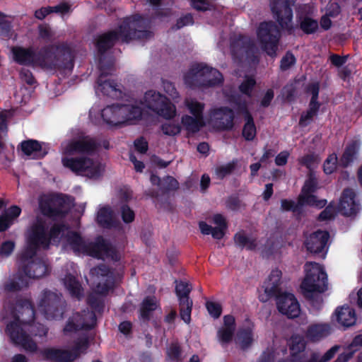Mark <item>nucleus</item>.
I'll return each mask as SVG.
<instances>
[{
    "label": "nucleus",
    "instance_id": "a19ab883",
    "mask_svg": "<svg viewBox=\"0 0 362 362\" xmlns=\"http://www.w3.org/2000/svg\"><path fill=\"white\" fill-rule=\"evenodd\" d=\"M163 133L168 136H175L180 133L181 126L178 123L165 122L161 126Z\"/></svg>",
    "mask_w": 362,
    "mask_h": 362
},
{
    "label": "nucleus",
    "instance_id": "e433bc0d",
    "mask_svg": "<svg viewBox=\"0 0 362 362\" xmlns=\"http://www.w3.org/2000/svg\"><path fill=\"white\" fill-rule=\"evenodd\" d=\"M182 300L183 301L180 303V316L185 322L189 323L190 321L192 301L190 299H187L186 298Z\"/></svg>",
    "mask_w": 362,
    "mask_h": 362
},
{
    "label": "nucleus",
    "instance_id": "412c9836",
    "mask_svg": "<svg viewBox=\"0 0 362 362\" xmlns=\"http://www.w3.org/2000/svg\"><path fill=\"white\" fill-rule=\"evenodd\" d=\"M108 269L105 266L93 268L90 270L91 281L97 284L96 291L100 293H104L110 288L109 284L111 279L107 274Z\"/></svg>",
    "mask_w": 362,
    "mask_h": 362
},
{
    "label": "nucleus",
    "instance_id": "79ce46f5",
    "mask_svg": "<svg viewBox=\"0 0 362 362\" xmlns=\"http://www.w3.org/2000/svg\"><path fill=\"white\" fill-rule=\"evenodd\" d=\"M320 161V158L315 154H308L299 160L300 164L306 166L310 170L315 168Z\"/></svg>",
    "mask_w": 362,
    "mask_h": 362
},
{
    "label": "nucleus",
    "instance_id": "c9c22d12",
    "mask_svg": "<svg viewBox=\"0 0 362 362\" xmlns=\"http://www.w3.org/2000/svg\"><path fill=\"white\" fill-rule=\"evenodd\" d=\"M158 308V300L155 297L146 298L141 307V315L143 317H146L148 313L155 310Z\"/></svg>",
    "mask_w": 362,
    "mask_h": 362
},
{
    "label": "nucleus",
    "instance_id": "58836bf2",
    "mask_svg": "<svg viewBox=\"0 0 362 362\" xmlns=\"http://www.w3.org/2000/svg\"><path fill=\"white\" fill-rule=\"evenodd\" d=\"M305 341L300 336H293L291 339V351L293 356L301 353L305 349Z\"/></svg>",
    "mask_w": 362,
    "mask_h": 362
},
{
    "label": "nucleus",
    "instance_id": "4be33fe9",
    "mask_svg": "<svg viewBox=\"0 0 362 362\" xmlns=\"http://www.w3.org/2000/svg\"><path fill=\"white\" fill-rule=\"evenodd\" d=\"M359 209L355 200L354 192L349 189H345L341 197L339 204V211L345 216H352Z\"/></svg>",
    "mask_w": 362,
    "mask_h": 362
},
{
    "label": "nucleus",
    "instance_id": "f3484780",
    "mask_svg": "<svg viewBox=\"0 0 362 362\" xmlns=\"http://www.w3.org/2000/svg\"><path fill=\"white\" fill-rule=\"evenodd\" d=\"M276 304L279 311L288 317L294 318L300 314L299 303L292 293H285L279 295Z\"/></svg>",
    "mask_w": 362,
    "mask_h": 362
},
{
    "label": "nucleus",
    "instance_id": "c756f323",
    "mask_svg": "<svg viewBox=\"0 0 362 362\" xmlns=\"http://www.w3.org/2000/svg\"><path fill=\"white\" fill-rule=\"evenodd\" d=\"M340 12L339 6L338 4L333 3L329 5L327 9L326 13L322 17L320 25L321 28L324 30H328L332 25L330 17L337 16Z\"/></svg>",
    "mask_w": 362,
    "mask_h": 362
},
{
    "label": "nucleus",
    "instance_id": "4d7b16f0",
    "mask_svg": "<svg viewBox=\"0 0 362 362\" xmlns=\"http://www.w3.org/2000/svg\"><path fill=\"white\" fill-rule=\"evenodd\" d=\"M40 209L42 213L46 216H52V211L50 206V203L48 200L44 198H41L40 200Z\"/></svg>",
    "mask_w": 362,
    "mask_h": 362
},
{
    "label": "nucleus",
    "instance_id": "bb28decb",
    "mask_svg": "<svg viewBox=\"0 0 362 362\" xmlns=\"http://www.w3.org/2000/svg\"><path fill=\"white\" fill-rule=\"evenodd\" d=\"M21 209L17 206L9 208L0 216V231L6 230L20 215Z\"/></svg>",
    "mask_w": 362,
    "mask_h": 362
},
{
    "label": "nucleus",
    "instance_id": "774afa93",
    "mask_svg": "<svg viewBox=\"0 0 362 362\" xmlns=\"http://www.w3.org/2000/svg\"><path fill=\"white\" fill-rule=\"evenodd\" d=\"M243 44L242 40H239L237 42H234L231 45V52L233 56L235 57L237 52V51L240 52L241 54H243L245 52V49L241 47V45Z\"/></svg>",
    "mask_w": 362,
    "mask_h": 362
},
{
    "label": "nucleus",
    "instance_id": "864d4df0",
    "mask_svg": "<svg viewBox=\"0 0 362 362\" xmlns=\"http://www.w3.org/2000/svg\"><path fill=\"white\" fill-rule=\"evenodd\" d=\"M295 62V57L291 53H287L281 59V68L282 69H287L293 65Z\"/></svg>",
    "mask_w": 362,
    "mask_h": 362
},
{
    "label": "nucleus",
    "instance_id": "39448f33",
    "mask_svg": "<svg viewBox=\"0 0 362 362\" xmlns=\"http://www.w3.org/2000/svg\"><path fill=\"white\" fill-rule=\"evenodd\" d=\"M144 24L140 16H133L125 19L119 28L118 33H109L100 36L97 40V47L100 52H103L112 47L116 40L129 42L133 39L148 38L151 34L146 30H142Z\"/></svg>",
    "mask_w": 362,
    "mask_h": 362
},
{
    "label": "nucleus",
    "instance_id": "f8f14e48",
    "mask_svg": "<svg viewBox=\"0 0 362 362\" xmlns=\"http://www.w3.org/2000/svg\"><path fill=\"white\" fill-rule=\"evenodd\" d=\"M233 118V112L227 107H214L209 112V124L218 130L231 129Z\"/></svg>",
    "mask_w": 362,
    "mask_h": 362
},
{
    "label": "nucleus",
    "instance_id": "b1692460",
    "mask_svg": "<svg viewBox=\"0 0 362 362\" xmlns=\"http://www.w3.org/2000/svg\"><path fill=\"white\" fill-rule=\"evenodd\" d=\"M234 330V317L230 315L225 316L223 326L218 332V341L222 344H226L230 342L232 339Z\"/></svg>",
    "mask_w": 362,
    "mask_h": 362
},
{
    "label": "nucleus",
    "instance_id": "72a5a7b5",
    "mask_svg": "<svg viewBox=\"0 0 362 362\" xmlns=\"http://www.w3.org/2000/svg\"><path fill=\"white\" fill-rule=\"evenodd\" d=\"M359 143L358 141L351 142L345 149V151L341 158L342 165H348L354 158L359 148Z\"/></svg>",
    "mask_w": 362,
    "mask_h": 362
},
{
    "label": "nucleus",
    "instance_id": "49530a36",
    "mask_svg": "<svg viewBox=\"0 0 362 362\" xmlns=\"http://www.w3.org/2000/svg\"><path fill=\"white\" fill-rule=\"evenodd\" d=\"M276 292V291L272 288V286L264 284L262 288L259 291V299L262 302H267L275 294Z\"/></svg>",
    "mask_w": 362,
    "mask_h": 362
},
{
    "label": "nucleus",
    "instance_id": "13d9d810",
    "mask_svg": "<svg viewBox=\"0 0 362 362\" xmlns=\"http://www.w3.org/2000/svg\"><path fill=\"white\" fill-rule=\"evenodd\" d=\"M335 214V209L332 206L329 205L324 211L321 212L319 218L322 221L329 220L334 217Z\"/></svg>",
    "mask_w": 362,
    "mask_h": 362
},
{
    "label": "nucleus",
    "instance_id": "69168bd1",
    "mask_svg": "<svg viewBox=\"0 0 362 362\" xmlns=\"http://www.w3.org/2000/svg\"><path fill=\"white\" fill-rule=\"evenodd\" d=\"M298 204L296 205L292 201L284 199L281 201V209L285 211L293 210L296 211L299 208Z\"/></svg>",
    "mask_w": 362,
    "mask_h": 362
},
{
    "label": "nucleus",
    "instance_id": "680f3d73",
    "mask_svg": "<svg viewBox=\"0 0 362 362\" xmlns=\"http://www.w3.org/2000/svg\"><path fill=\"white\" fill-rule=\"evenodd\" d=\"M289 156V153L288 151H282L279 153L276 158L275 163L277 165H284L287 163L288 158Z\"/></svg>",
    "mask_w": 362,
    "mask_h": 362
},
{
    "label": "nucleus",
    "instance_id": "2eb2a0df",
    "mask_svg": "<svg viewBox=\"0 0 362 362\" xmlns=\"http://www.w3.org/2000/svg\"><path fill=\"white\" fill-rule=\"evenodd\" d=\"M212 223L214 227L204 221L199 223V229L204 235H211L215 238L220 240L223 238L228 228L226 218L221 214H215L212 217Z\"/></svg>",
    "mask_w": 362,
    "mask_h": 362
},
{
    "label": "nucleus",
    "instance_id": "09e8293b",
    "mask_svg": "<svg viewBox=\"0 0 362 362\" xmlns=\"http://www.w3.org/2000/svg\"><path fill=\"white\" fill-rule=\"evenodd\" d=\"M252 341V332L250 330L241 332L238 337V343L242 349L249 346Z\"/></svg>",
    "mask_w": 362,
    "mask_h": 362
},
{
    "label": "nucleus",
    "instance_id": "6ab92c4d",
    "mask_svg": "<svg viewBox=\"0 0 362 362\" xmlns=\"http://www.w3.org/2000/svg\"><path fill=\"white\" fill-rule=\"evenodd\" d=\"M57 296L52 292H46L39 305V311L48 320L61 317L62 313L57 309Z\"/></svg>",
    "mask_w": 362,
    "mask_h": 362
},
{
    "label": "nucleus",
    "instance_id": "0eeeda50",
    "mask_svg": "<svg viewBox=\"0 0 362 362\" xmlns=\"http://www.w3.org/2000/svg\"><path fill=\"white\" fill-rule=\"evenodd\" d=\"M185 84L192 88H206L221 84V74L204 64H194L184 75Z\"/></svg>",
    "mask_w": 362,
    "mask_h": 362
},
{
    "label": "nucleus",
    "instance_id": "5701e85b",
    "mask_svg": "<svg viewBox=\"0 0 362 362\" xmlns=\"http://www.w3.org/2000/svg\"><path fill=\"white\" fill-rule=\"evenodd\" d=\"M334 317L341 326L344 327L354 325L356 321L355 310L348 305L337 308L334 311Z\"/></svg>",
    "mask_w": 362,
    "mask_h": 362
},
{
    "label": "nucleus",
    "instance_id": "a878e982",
    "mask_svg": "<svg viewBox=\"0 0 362 362\" xmlns=\"http://www.w3.org/2000/svg\"><path fill=\"white\" fill-rule=\"evenodd\" d=\"M22 151L28 156L33 158L42 157L46 154V152L42 151L40 144L35 140H28L21 144Z\"/></svg>",
    "mask_w": 362,
    "mask_h": 362
},
{
    "label": "nucleus",
    "instance_id": "4c0bfd02",
    "mask_svg": "<svg viewBox=\"0 0 362 362\" xmlns=\"http://www.w3.org/2000/svg\"><path fill=\"white\" fill-rule=\"evenodd\" d=\"M176 293L179 298L180 303L186 298L189 299V294L192 290V286L186 281H180L176 284Z\"/></svg>",
    "mask_w": 362,
    "mask_h": 362
},
{
    "label": "nucleus",
    "instance_id": "473e14b6",
    "mask_svg": "<svg viewBox=\"0 0 362 362\" xmlns=\"http://www.w3.org/2000/svg\"><path fill=\"white\" fill-rule=\"evenodd\" d=\"M245 120L243 135L246 140L250 141L256 136V127L252 117L247 112L245 113Z\"/></svg>",
    "mask_w": 362,
    "mask_h": 362
},
{
    "label": "nucleus",
    "instance_id": "8fccbe9b",
    "mask_svg": "<svg viewBox=\"0 0 362 362\" xmlns=\"http://www.w3.org/2000/svg\"><path fill=\"white\" fill-rule=\"evenodd\" d=\"M121 216L124 223H129L134 220V212L127 206L122 205L120 208Z\"/></svg>",
    "mask_w": 362,
    "mask_h": 362
},
{
    "label": "nucleus",
    "instance_id": "3c124183",
    "mask_svg": "<svg viewBox=\"0 0 362 362\" xmlns=\"http://www.w3.org/2000/svg\"><path fill=\"white\" fill-rule=\"evenodd\" d=\"M209 313L214 318H217L221 313V308L218 303L207 302L206 304Z\"/></svg>",
    "mask_w": 362,
    "mask_h": 362
},
{
    "label": "nucleus",
    "instance_id": "f03ea898",
    "mask_svg": "<svg viewBox=\"0 0 362 362\" xmlns=\"http://www.w3.org/2000/svg\"><path fill=\"white\" fill-rule=\"evenodd\" d=\"M124 100L125 103L107 105L102 110L101 117L105 124L111 127L134 124L142 118L145 109L166 119H170L177 115L175 105L155 90L146 92L139 103L133 98Z\"/></svg>",
    "mask_w": 362,
    "mask_h": 362
},
{
    "label": "nucleus",
    "instance_id": "7c9ffc66",
    "mask_svg": "<svg viewBox=\"0 0 362 362\" xmlns=\"http://www.w3.org/2000/svg\"><path fill=\"white\" fill-rule=\"evenodd\" d=\"M234 240L237 245L247 250H254L257 246L256 240L253 238L247 237L243 232L236 233Z\"/></svg>",
    "mask_w": 362,
    "mask_h": 362
},
{
    "label": "nucleus",
    "instance_id": "2f4dec72",
    "mask_svg": "<svg viewBox=\"0 0 362 362\" xmlns=\"http://www.w3.org/2000/svg\"><path fill=\"white\" fill-rule=\"evenodd\" d=\"M64 284L71 296L78 298L82 294L81 286L73 275L66 276Z\"/></svg>",
    "mask_w": 362,
    "mask_h": 362
},
{
    "label": "nucleus",
    "instance_id": "1a4fd4ad",
    "mask_svg": "<svg viewBox=\"0 0 362 362\" xmlns=\"http://www.w3.org/2000/svg\"><path fill=\"white\" fill-rule=\"evenodd\" d=\"M280 31L273 23H260L257 30V40L262 48L270 56H274L280 38Z\"/></svg>",
    "mask_w": 362,
    "mask_h": 362
},
{
    "label": "nucleus",
    "instance_id": "20e7f679",
    "mask_svg": "<svg viewBox=\"0 0 362 362\" xmlns=\"http://www.w3.org/2000/svg\"><path fill=\"white\" fill-rule=\"evenodd\" d=\"M18 312L21 316L7 325L6 332L13 343L21 346L26 351H35L37 349L35 343L25 333L28 331L33 335L42 337L46 335L47 329L40 324H30L34 311L29 303L22 305Z\"/></svg>",
    "mask_w": 362,
    "mask_h": 362
},
{
    "label": "nucleus",
    "instance_id": "37998d69",
    "mask_svg": "<svg viewBox=\"0 0 362 362\" xmlns=\"http://www.w3.org/2000/svg\"><path fill=\"white\" fill-rule=\"evenodd\" d=\"M281 276V272L279 269H274L271 272L267 280L264 284L267 286H270L274 290L277 291L278 286L280 284Z\"/></svg>",
    "mask_w": 362,
    "mask_h": 362
},
{
    "label": "nucleus",
    "instance_id": "a18cd8bd",
    "mask_svg": "<svg viewBox=\"0 0 362 362\" xmlns=\"http://www.w3.org/2000/svg\"><path fill=\"white\" fill-rule=\"evenodd\" d=\"M337 156L336 154L332 153L329 155L325 160L323 169L326 174L332 173L337 168Z\"/></svg>",
    "mask_w": 362,
    "mask_h": 362
},
{
    "label": "nucleus",
    "instance_id": "338daca9",
    "mask_svg": "<svg viewBox=\"0 0 362 362\" xmlns=\"http://www.w3.org/2000/svg\"><path fill=\"white\" fill-rule=\"evenodd\" d=\"M53 7L52 8H42L35 11V17L38 19H43L50 12H53Z\"/></svg>",
    "mask_w": 362,
    "mask_h": 362
},
{
    "label": "nucleus",
    "instance_id": "7ed1b4c3",
    "mask_svg": "<svg viewBox=\"0 0 362 362\" xmlns=\"http://www.w3.org/2000/svg\"><path fill=\"white\" fill-rule=\"evenodd\" d=\"M97 144L89 136H79L62 144V163L73 173L97 179L104 172V165L92 157Z\"/></svg>",
    "mask_w": 362,
    "mask_h": 362
},
{
    "label": "nucleus",
    "instance_id": "f704fd0d",
    "mask_svg": "<svg viewBox=\"0 0 362 362\" xmlns=\"http://www.w3.org/2000/svg\"><path fill=\"white\" fill-rule=\"evenodd\" d=\"M339 350V346H334L329 349L322 356L317 354H313L309 360L305 361L303 357V362H327L334 357L336 353Z\"/></svg>",
    "mask_w": 362,
    "mask_h": 362
},
{
    "label": "nucleus",
    "instance_id": "5fc2aeb1",
    "mask_svg": "<svg viewBox=\"0 0 362 362\" xmlns=\"http://www.w3.org/2000/svg\"><path fill=\"white\" fill-rule=\"evenodd\" d=\"M180 354V347L175 344H171L168 349V356L172 361H177Z\"/></svg>",
    "mask_w": 362,
    "mask_h": 362
},
{
    "label": "nucleus",
    "instance_id": "dca6fc26",
    "mask_svg": "<svg viewBox=\"0 0 362 362\" xmlns=\"http://www.w3.org/2000/svg\"><path fill=\"white\" fill-rule=\"evenodd\" d=\"M13 59L14 61L24 65H40L46 66L44 60L41 59L39 54L35 52L32 49H27L21 47H15L11 49Z\"/></svg>",
    "mask_w": 362,
    "mask_h": 362
},
{
    "label": "nucleus",
    "instance_id": "052dcab7",
    "mask_svg": "<svg viewBox=\"0 0 362 362\" xmlns=\"http://www.w3.org/2000/svg\"><path fill=\"white\" fill-rule=\"evenodd\" d=\"M315 114L316 113L311 112L309 110L306 112L303 113L299 121V124L301 126H306Z\"/></svg>",
    "mask_w": 362,
    "mask_h": 362
},
{
    "label": "nucleus",
    "instance_id": "f257e3e1",
    "mask_svg": "<svg viewBox=\"0 0 362 362\" xmlns=\"http://www.w3.org/2000/svg\"><path fill=\"white\" fill-rule=\"evenodd\" d=\"M48 218L37 217L27 233V247L23 258L31 257L39 247L47 248L50 243L61 244L64 249L76 253H85L93 257L104 259L113 252L112 247L103 238L87 245L78 234L71 232L64 226L56 225L49 234L46 233Z\"/></svg>",
    "mask_w": 362,
    "mask_h": 362
},
{
    "label": "nucleus",
    "instance_id": "c85d7f7f",
    "mask_svg": "<svg viewBox=\"0 0 362 362\" xmlns=\"http://www.w3.org/2000/svg\"><path fill=\"white\" fill-rule=\"evenodd\" d=\"M27 275L30 278H40L47 272L46 264L41 260L33 261L27 267Z\"/></svg>",
    "mask_w": 362,
    "mask_h": 362
},
{
    "label": "nucleus",
    "instance_id": "c03bdc74",
    "mask_svg": "<svg viewBox=\"0 0 362 362\" xmlns=\"http://www.w3.org/2000/svg\"><path fill=\"white\" fill-rule=\"evenodd\" d=\"M237 160H233L225 165H220L216 169V175L219 178H223L227 175L230 174L235 168Z\"/></svg>",
    "mask_w": 362,
    "mask_h": 362
},
{
    "label": "nucleus",
    "instance_id": "de8ad7c7",
    "mask_svg": "<svg viewBox=\"0 0 362 362\" xmlns=\"http://www.w3.org/2000/svg\"><path fill=\"white\" fill-rule=\"evenodd\" d=\"M255 85V80L251 76H247L239 86L242 93L250 95L252 90Z\"/></svg>",
    "mask_w": 362,
    "mask_h": 362
},
{
    "label": "nucleus",
    "instance_id": "e2e57ef3",
    "mask_svg": "<svg viewBox=\"0 0 362 362\" xmlns=\"http://www.w3.org/2000/svg\"><path fill=\"white\" fill-rule=\"evenodd\" d=\"M21 78L26 82L28 84H33L35 82V79L31 74V72L29 70L27 69H23L21 71Z\"/></svg>",
    "mask_w": 362,
    "mask_h": 362
},
{
    "label": "nucleus",
    "instance_id": "9b49d317",
    "mask_svg": "<svg viewBox=\"0 0 362 362\" xmlns=\"http://www.w3.org/2000/svg\"><path fill=\"white\" fill-rule=\"evenodd\" d=\"M317 179L313 175L310 174L308 179L305 181L300 194L299 195L298 200V205L300 207L303 206H311L318 209H321L326 205L325 199H317V198L313 194L317 189Z\"/></svg>",
    "mask_w": 362,
    "mask_h": 362
},
{
    "label": "nucleus",
    "instance_id": "423d86ee",
    "mask_svg": "<svg viewBox=\"0 0 362 362\" xmlns=\"http://www.w3.org/2000/svg\"><path fill=\"white\" fill-rule=\"evenodd\" d=\"M304 268L305 276L300 286L302 292L313 306L320 305L323 301L321 293L328 287L327 273L316 262H307Z\"/></svg>",
    "mask_w": 362,
    "mask_h": 362
},
{
    "label": "nucleus",
    "instance_id": "aec40b11",
    "mask_svg": "<svg viewBox=\"0 0 362 362\" xmlns=\"http://www.w3.org/2000/svg\"><path fill=\"white\" fill-rule=\"evenodd\" d=\"M96 93H101L113 99H124V94L118 86L110 78H105V74L103 72L98 81Z\"/></svg>",
    "mask_w": 362,
    "mask_h": 362
},
{
    "label": "nucleus",
    "instance_id": "4468645a",
    "mask_svg": "<svg viewBox=\"0 0 362 362\" xmlns=\"http://www.w3.org/2000/svg\"><path fill=\"white\" fill-rule=\"evenodd\" d=\"M329 234L325 230H317L307 237L305 245L307 250L315 254L325 253L327 250Z\"/></svg>",
    "mask_w": 362,
    "mask_h": 362
},
{
    "label": "nucleus",
    "instance_id": "6e6d98bb",
    "mask_svg": "<svg viewBox=\"0 0 362 362\" xmlns=\"http://www.w3.org/2000/svg\"><path fill=\"white\" fill-rule=\"evenodd\" d=\"M163 87L166 93L168 94L173 100L179 98V93L176 90L174 85H173L171 83L165 82L163 83Z\"/></svg>",
    "mask_w": 362,
    "mask_h": 362
},
{
    "label": "nucleus",
    "instance_id": "0e129e2a",
    "mask_svg": "<svg viewBox=\"0 0 362 362\" xmlns=\"http://www.w3.org/2000/svg\"><path fill=\"white\" fill-rule=\"evenodd\" d=\"M134 146L136 149L141 153H145L148 149V144L144 139L136 140Z\"/></svg>",
    "mask_w": 362,
    "mask_h": 362
},
{
    "label": "nucleus",
    "instance_id": "ea45409f",
    "mask_svg": "<svg viewBox=\"0 0 362 362\" xmlns=\"http://www.w3.org/2000/svg\"><path fill=\"white\" fill-rule=\"evenodd\" d=\"M300 28L308 34L313 33L318 29V23L310 17H305L300 22Z\"/></svg>",
    "mask_w": 362,
    "mask_h": 362
},
{
    "label": "nucleus",
    "instance_id": "393cba45",
    "mask_svg": "<svg viewBox=\"0 0 362 362\" xmlns=\"http://www.w3.org/2000/svg\"><path fill=\"white\" fill-rule=\"evenodd\" d=\"M331 328L327 324H316L309 327L307 337L313 341L320 340L330 334Z\"/></svg>",
    "mask_w": 362,
    "mask_h": 362
},
{
    "label": "nucleus",
    "instance_id": "603ef678",
    "mask_svg": "<svg viewBox=\"0 0 362 362\" xmlns=\"http://www.w3.org/2000/svg\"><path fill=\"white\" fill-rule=\"evenodd\" d=\"M15 244L12 241H6L2 243L0 247V255L2 256L7 257L10 255L13 251Z\"/></svg>",
    "mask_w": 362,
    "mask_h": 362
},
{
    "label": "nucleus",
    "instance_id": "ddd939ff",
    "mask_svg": "<svg viewBox=\"0 0 362 362\" xmlns=\"http://www.w3.org/2000/svg\"><path fill=\"white\" fill-rule=\"evenodd\" d=\"M88 347L87 339H83L71 351L55 349H47L45 354L47 358L60 362H71L76 359L81 353H83Z\"/></svg>",
    "mask_w": 362,
    "mask_h": 362
},
{
    "label": "nucleus",
    "instance_id": "6e6552de",
    "mask_svg": "<svg viewBox=\"0 0 362 362\" xmlns=\"http://www.w3.org/2000/svg\"><path fill=\"white\" fill-rule=\"evenodd\" d=\"M183 105L189 115H184L181 117V123L189 132H197L206 125L204 117L205 104L197 98L187 97Z\"/></svg>",
    "mask_w": 362,
    "mask_h": 362
},
{
    "label": "nucleus",
    "instance_id": "cd10ccee",
    "mask_svg": "<svg viewBox=\"0 0 362 362\" xmlns=\"http://www.w3.org/2000/svg\"><path fill=\"white\" fill-rule=\"evenodd\" d=\"M97 221L103 227L109 228L113 226L115 216L111 209L108 206L100 207L98 211Z\"/></svg>",
    "mask_w": 362,
    "mask_h": 362
},
{
    "label": "nucleus",
    "instance_id": "9d476101",
    "mask_svg": "<svg viewBox=\"0 0 362 362\" xmlns=\"http://www.w3.org/2000/svg\"><path fill=\"white\" fill-rule=\"evenodd\" d=\"M270 8L274 18L285 29L292 28L293 2L289 0H270Z\"/></svg>",
    "mask_w": 362,
    "mask_h": 362
},
{
    "label": "nucleus",
    "instance_id": "a211bd4d",
    "mask_svg": "<svg viewBox=\"0 0 362 362\" xmlns=\"http://www.w3.org/2000/svg\"><path fill=\"white\" fill-rule=\"evenodd\" d=\"M95 323V315L93 312H84L83 315L74 314L64 328L65 332L76 331L80 329H90Z\"/></svg>",
    "mask_w": 362,
    "mask_h": 362
},
{
    "label": "nucleus",
    "instance_id": "bf43d9fd",
    "mask_svg": "<svg viewBox=\"0 0 362 362\" xmlns=\"http://www.w3.org/2000/svg\"><path fill=\"white\" fill-rule=\"evenodd\" d=\"M193 7L197 10L205 11L209 8V0H191Z\"/></svg>",
    "mask_w": 362,
    "mask_h": 362
}]
</instances>
